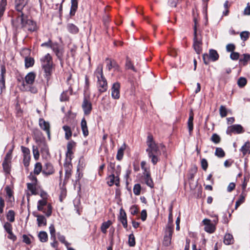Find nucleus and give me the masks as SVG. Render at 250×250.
<instances>
[{
	"mask_svg": "<svg viewBox=\"0 0 250 250\" xmlns=\"http://www.w3.org/2000/svg\"><path fill=\"white\" fill-rule=\"evenodd\" d=\"M146 143L148 148L146 151L148 153V157L151 159V163L153 165H155L160 160L159 157V155L160 154L159 146L154 141L151 135L147 136Z\"/></svg>",
	"mask_w": 250,
	"mask_h": 250,
	"instance_id": "nucleus-1",
	"label": "nucleus"
},
{
	"mask_svg": "<svg viewBox=\"0 0 250 250\" xmlns=\"http://www.w3.org/2000/svg\"><path fill=\"white\" fill-rule=\"evenodd\" d=\"M42 67L46 79L47 85H49V81L52 73L53 62L52 57L48 53L41 59Z\"/></svg>",
	"mask_w": 250,
	"mask_h": 250,
	"instance_id": "nucleus-2",
	"label": "nucleus"
},
{
	"mask_svg": "<svg viewBox=\"0 0 250 250\" xmlns=\"http://www.w3.org/2000/svg\"><path fill=\"white\" fill-rule=\"evenodd\" d=\"M95 73L98 79V87L99 91L100 93L106 91L107 89V83L103 75L102 65H98Z\"/></svg>",
	"mask_w": 250,
	"mask_h": 250,
	"instance_id": "nucleus-3",
	"label": "nucleus"
},
{
	"mask_svg": "<svg viewBox=\"0 0 250 250\" xmlns=\"http://www.w3.org/2000/svg\"><path fill=\"white\" fill-rule=\"evenodd\" d=\"M18 19L20 21L22 27L27 28L28 31L33 32L37 30L36 23L31 20L28 19L27 16L22 12L18 16Z\"/></svg>",
	"mask_w": 250,
	"mask_h": 250,
	"instance_id": "nucleus-4",
	"label": "nucleus"
},
{
	"mask_svg": "<svg viewBox=\"0 0 250 250\" xmlns=\"http://www.w3.org/2000/svg\"><path fill=\"white\" fill-rule=\"evenodd\" d=\"M202 40L197 35L196 22L194 26V37L193 47L197 54H200L202 52Z\"/></svg>",
	"mask_w": 250,
	"mask_h": 250,
	"instance_id": "nucleus-5",
	"label": "nucleus"
},
{
	"mask_svg": "<svg viewBox=\"0 0 250 250\" xmlns=\"http://www.w3.org/2000/svg\"><path fill=\"white\" fill-rule=\"evenodd\" d=\"M84 114L86 115H89L92 109V104L88 97L84 96L82 105Z\"/></svg>",
	"mask_w": 250,
	"mask_h": 250,
	"instance_id": "nucleus-6",
	"label": "nucleus"
},
{
	"mask_svg": "<svg viewBox=\"0 0 250 250\" xmlns=\"http://www.w3.org/2000/svg\"><path fill=\"white\" fill-rule=\"evenodd\" d=\"M244 132L243 127L240 125H234L229 126L227 130L228 134L231 135L232 133H241Z\"/></svg>",
	"mask_w": 250,
	"mask_h": 250,
	"instance_id": "nucleus-7",
	"label": "nucleus"
},
{
	"mask_svg": "<svg viewBox=\"0 0 250 250\" xmlns=\"http://www.w3.org/2000/svg\"><path fill=\"white\" fill-rule=\"evenodd\" d=\"M203 223L205 225L204 229L206 232L209 233H212L214 232L215 230V227L212 223H211L210 220L205 219L203 220Z\"/></svg>",
	"mask_w": 250,
	"mask_h": 250,
	"instance_id": "nucleus-8",
	"label": "nucleus"
},
{
	"mask_svg": "<svg viewBox=\"0 0 250 250\" xmlns=\"http://www.w3.org/2000/svg\"><path fill=\"white\" fill-rule=\"evenodd\" d=\"M120 83H114L111 88V96L113 99H118L120 98Z\"/></svg>",
	"mask_w": 250,
	"mask_h": 250,
	"instance_id": "nucleus-9",
	"label": "nucleus"
},
{
	"mask_svg": "<svg viewBox=\"0 0 250 250\" xmlns=\"http://www.w3.org/2000/svg\"><path fill=\"white\" fill-rule=\"evenodd\" d=\"M106 61L109 62L106 65L108 70L110 71L112 68H114L115 71L118 72L121 71L120 67L115 61L112 60L109 58H106Z\"/></svg>",
	"mask_w": 250,
	"mask_h": 250,
	"instance_id": "nucleus-10",
	"label": "nucleus"
},
{
	"mask_svg": "<svg viewBox=\"0 0 250 250\" xmlns=\"http://www.w3.org/2000/svg\"><path fill=\"white\" fill-rule=\"evenodd\" d=\"M51 48L55 53L58 58L60 60L62 59L63 55V50L59 46V45L57 42H53Z\"/></svg>",
	"mask_w": 250,
	"mask_h": 250,
	"instance_id": "nucleus-11",
	"label": "nucleus"
},
{
	"mask_svg": "<svg viewBox=\"0 0 250 250\" xmlns=\"http://www.w3.org/2000/svg\"><path fill=\"white\" fill-rule=\"evenodd\" d=\"M39 125L42 129L46 132L48 138H50V125L49 123L45 121L43 119H40Z\"/></svg>",
	"mask_w": 250,
	"mask_h": 250,
	"instance_id": "nucleus-12",
	"label": "nucleus"
},
{
	"mask_svg": "<svg viewBox=\"0 0 250 250\" xmlns=\"http://www.w3.org/2000/svg\"><path fill=\"white\" fill-rule=\"evenodd\" d=\"M6 73V69L4 65L1 66V73L0 75V86L1 90L5 88V74Z\"/></svg>",
	"mask_w": 250,
	"mask_h": 250,
	"instance_id": "nucleus-13",
	"label": "nucleus"
},
{
	"mask_svg": "<svg viewBox=\"0 0 250 250\" xmlns=\"http://www.w3.org/2000/svg\"><path fill=\"white\" fill-rule=\"evenodd\" d=\"M54 172V169L53 166L49 163H47L45 164L42 170V173L46 175H49L53 174Z\"/></svg>",
	"mask_w": 250,
	"mask_h": 250,
	"instance_id": "nucleus-14",
	"label": "nucleus"
},
{
	"mask_svg": "<svg viewBox=\"0 0 250 250\" xmlns=\"http://www.w3.org/2000/svg\"><path fill=\"white\" fill-rule=\"evenodd\" d=\"M28 0H16V9L19 12H21L23 7L26 5Z\"/></svg>",
	"mask_w": 250,
	"mask_h": 250,
	"instance_id": "nucleus-15",
	"label": "nucleus"
},
{
	"mask_svg": "<svg viewBox=\"0 0 250 250\" xmlns=\"http://www.w3.org/2000/svg\"><path fill=\"white\" fill-rule=\"evenodd\" d=\"M36 78V74L33 72H29L25 77V81L27 84H32L34 83Z\"/></svg>",
	"mask_w": 250,
	"mask_h": 250,
	"instance_id": "nucleus-16",
	"label": "nucleus"
},
{
	"mask_svg": "<svg viewBox=\"0 0 250 250\" xmlns=\"http://www.w3.org/2000/svg\"><path fill=\"white\" fill-rule=\"evenodd\" d=\"M125 69L127 70L131 69L135 72L137 71V69L134 67L131 59L129 58L128 56L126 57Z\"/></svg>",
	"mask_w": 250,
	"mask_h": 250,
	"instance_id": "nucleus-17",
	"label": "nucleus"
},
{
	"mask_svg": "<svg viewBox=\"0 0 250 250\" xmlns=\"http://www.w3.org/2000/svg\"><path fill=\"white\" fill-rule=\"evenodd\" d=\"M71 8L70 11V15L71 17L75 15L76 11L78 8V0H71Z\"/></svg>",
	"mask_w": 250,
	"mask_h": 250,
	"instance_id": "nucleus-18",
	"label": "nucleus"
},
{
	"mask_svg": "<svg viewBox=\"0 0 250 250\" xmlns=\"http://www.w3.org/2000/svg\"><path fill=\"white\" fill-rule=\"evenodd\" d=\"M144 180L145 181V183L149 187L152 188H153L154 184L153 181L150 176V172L146 173V174H144Z\"/></svg>",
	"mask_w": 250,
	"mask_h": 250,
	"instance_id": "nucleus-19",
	"label": "nucleus"
},
{
	"mask_svg": "<svg viewBox=\"0 0 250 250\" xmlns=\"http://www.w3.org/2000/svg\"><path fill=\"white\" fill-rule=\"evenodd\" d=\"M81 128L84 136L86 137L88 135V130L87 126V123L84 118H83L81 123Z\"/></svg>",
	"mask_w": 250,
	"mask_h": 250,
	"instance_id": "nucleus-20",
	"label": "nucleus"
},
{
	"mask_svg": "<svg viewBox=\"0 0 250 250\" xmlns=\"http://www.w3.org/2000/svg\"><path fill=\"white\" fill-rule=\"evenodd\" d=\"M193 113L192 111H190L189 113V117L188 122V126L189 130V134H190L191 132L193 130Z\"/></svg>",
	"mask_w": 250,
	"mask_h": 250,
	"instance_id": "nucleus-21",
	"label": "nucleus"
},
{
	"mask_svg": "<svg viewBox=\"0 0 250 250\" xmlns=\"http://www.w3.org/2000/svg\"><path fill=\"white\" fill-rule=\"evenodd\" d=\"M126 146L125 144H124L118 150L117 154L116 155V159L119 160L121 161L123 157L124 154V151L125 149Z\"/></svg>",
	"mask_w": 250,
	"mask_h": 250,
	"instance_id": "nucleus-22",
	"label": "nucleus"
},
{
	"mask_svg": "<svg viewBox=\"0 0 250 250\" xmlns=\"http://www.w3.org/2000/svg\"><path fill=\"white\" fill-rule=\"evenodd\" d=\"M210 60L215 62L218 60L219 55L216 50L214 49H210L208 54Z\"/></svg>",
	"mask_w": 250,
	"mask_h": 250,
	"instance_id": "nucleus-23",
	"label": "nucleus"
},
{
	"mask_svg": "<svg viewBox=\"0 0 250 250\" xmlns=\"http://www.w3.org/2000/svg\"><path fill=\"white\" fill-rule=\"evenodd\" d=\"M67 28L69 32L74 34L78 33L79 30L78 27L73 23H68Z\"/></svg>",
	"mask_w": 250,
	"mask_h": 250,
	"instance_id": "nucleus-24",
	"label": "nucleus"
},
{
	"mask_svg": "<svg viewBox=\"0 0 250 250\" xmlns=\"http://www.w3.org/2000/svg\"><path fill=\"white\" fill-rule=\"evenodd\" d=\"M240 150L244 155L247 153H250V142L249 141L247 142L245 145L242 146Z\"/></svg>",
	"mask_w": 250,
	"mask_h": 250,
	"instance_id": "nucleus-25",
	"label": "nucleus"
},
{
	"mask_svg": "<svg viewBox=\"0 0 250 250\" xmlns=\"http://www.w3.org/2000/svg\"><path fill=\"white\" fill-rule=\"evenodd\" d=\"M47 202L46 199L39 200L38 202V210L39 211H42L43 212H45V211L44 210L43 207L47 205Z\"/></svg>",
	"mask_w": 250,
	"mask_h": 250,
	"instance_id": "nucleus-26",
	"label": "nucleus"
},
{
	"mask_svg": "<svg viewBox=\"0 0 250 250\" xmlns=\"http://www.w3.org/2000/svg\"><path fill=\"white\" fill-rule=\"evenodd\" d=\"M65 131V138L68 140L72 136V131L71 128L68 125H64L62 127Z\"/></svg>",
	"mask_w": 250,
	"mask_h": 250,
	"instance_id": "nucleus-27",
	"label": "nucleus"
},
{
	"mask_svg": "<svg viewBox=\"0 0 250 250\" xmlns=\"http://www.w3.org/2000/svg\"><path fill=\"white\" fill-rule=\"evenodd\" d=\"M38 237L41 242L44 243L48 240V235L46 232L44 231H41L38 234Z\"/></svg>",
	"mask_w": 250,
	"mask_h": 250,
	"instance_id": "nucleus-28",
	"label": "nucleus"
},
{
	"mask_svg": "<svg viewBox=\"0 0 250 250\" xmlns=\"http://www.w3.org/2000/svg\"><path fill=\"white\" fill-rule=\"evenodd\" d=\"M116 174H110L108 177V181L107 182L108 186L111 187L114 184L116 185Z\"/></svg>",
	"mask_w": 250,
	"mask_h": 250,
	"instance_id": "nucleus-29",
	"label": "nucleus"
},
{
	"mask_svg": "<svg viewBox=\"0 0 250 250\" xmlns=\"http://www.w3.org/2000/svg\"><path fill=\"white\" fill-rule=\"evenodd\" d=\"M37 222L38 224L39 227L42 226H46V219L45 217L43 215H38L37 216Z\"/></svg>",
	"mask_w": 250,
	"mask_h": 250,
	"instance_id": "nucleus-30",
	"label": "nucleus"
},
{
	"mask_svg": "<svg viewBox=\"0 0 250 250\" xmlns=\"http://www.w3.org/2000/svg\"><path fill=\"white\" fill-rule=\"evenodd\" d=\"M111 224V221L109 220L107 222H104L101 227V229L102 232L106 233L107 231L106 229L110 227Z\"/></svg>",
	"mask_w": 250,
	"mask_h": 250,
	"instance_id": "nucleus-31",
	"label": "nucleus"
},
{
	"mask_svg": "<svg viewBox=\"0 0 250 250\" xmlns=\"http://www.w3.org/2000/svg\"><path fill=\"white\" fill-rule=\"evenodd\" d=\"M245 201V195L241 194L239 197L238 199L235 203V209H236L242 204L244 203Z\"/></svg>",
	"mask_w": 250,
	"mask_h": 250,
	"instance_id": "nucleus-32",
	"label": "nucleus"
},
{
	"mask_svg": "<svg viewBox=\"0 0 250 250\" xmlns=\"http://www.w3.org/2000/svg\"><path fill=\"white\" fill-rule=\"evenodd\" d=\"M244 58L239 59V62L241 63L243 65L245 66L247 64L248 62L250 60V55L249 54H244Z\"/></svg>",
	"mask_w": 250,
	"mask_h": 250,
	"instance_id": "nucleus-33",
	"label": "nucleus"
},
{
	"mask_svg": "<svg viewBox=\"0 0 250 250\" xmlns=\"http://www.w3.org/2000/svg\"><path fill=\"white\" fill-rule=\"evenodd\" d=\"M34 64V60L31 57H25V66L26 68L32 66Z\"/></svg>",
	"mask_w": 250,
	"mask_h": 250,
	"instance_id": "nucleus-34",
	"label": "nucleus"
},
{
	"mask_svg": "<svg viewBox=\"0 0 250 250\" xmlns=\"http://www.w3.org/2000/svg\"><path fill=\"white\" fill-rule=\"evenodd\" d=\"M10 162L3 161L2 163V167L4 171L6 174H9L10 171Z\"/></svg>",
	"mask_w": 250,
	"mask_h": 250,
	"instance_id": "nucleus-35",
	"label": "nucleus"
},
{
	"mask_svg": "<svg viewBox=\"0 0 250 250\" xmlns=\"http://www.w3.org/2000/svg\"><path fill=\"white\" fill-rule=\"evenodd\" d=\"M36 184L34 183H27V188L29 190H30L32 194L36 195L37 194V192H36Z\"/></svg>",
	"mask_w": 250,
	"mask_h": 250,
	"instance_id": "nucleus-36",
	"label": "nucleus"
},
{
	"mask_svg": "<svg viewBox=\"0 0 250 250\" xmlns=\"http://www.w3.org/2000/svg\"><path fill=\"white\" fill-rule=\"evenodd\" d=\"M65 167V178H69L71 174V167L72 166L70 163L67 164L65 163L64 165Z\"/></svg>",
	"mask_w": 250,
	"mask_h": 250,
	"instance_id": "nucleus-37",
	"label": "nucleus"
},
{
	"mask_svg": "<svg viewBox=\"0 0 250 250\" xmlns=\"http://www.w3.org/2000/svg\"><path fill=\"white\" fill-rule=\"evenodd\" d=\"M116 170H115V173L116 174V186H119L120 184V178H119V175L121 173V167L120 165H118L116 167Z\"/></svg>",
	"mask_w": 250,
	"mask_h": 250,
	"instance_id": "nucleus-38",
	"label": "nucleus"
},
{
	"mask_svg": "<svg viewBox=\"0 0 250 250\" xmlns=\"http://www.w3.org/2000/svg\"><path fill=\"white\" fill-rule=\"evenodd\" d=\"M116 166L115 163L110 162L108 167L107 169L109 172L111 173V174H116L115 170H116Z\"/></svg>",
	"mask_w": 250,
	"mask_h": 250,
	"instance_id": "nucleus-39",
	"label": "nucleus"
},
{
	"mask_svg": "<svg viewBox=\"0 0 250 250\" xmlns=\"http://www.w3.org/2000/svg\"><path fill=\"white\" fill-rule=\"evenodd\" d=\"M6 5V0H1V1L0 2V17L3 15Z\"/></svg>",
	"mask_w": 250,
	"mask_h": 250,
	"instance_id": "nucleus-40",
	"label": "nucleus"
},
{
	"mask_svg": "<svg viewBox=\"0 0 250 250\" xmlns=\"http://www.w3.org/2000/svg\"><path fill=\"white\" fill-rule=\"evenodd\" d=\"M6 218L10 222H13L15 221V212L13 210H10L8 211Z\"/></svg>",
	"mask_w": 250,
	"mask_h": 250,
	"instance_id": "nucleus-41",
	"label": "nucleus"
},
{
	"mask_svg": "<svg viewBox=\"0 0 250 250\" xmlns=\"http://www.w3.org/2000/svg\"><path fill=\"white\" fill-rule=\"evenodd\" d=\"M233 241V237L230 234H226L224 236V242L226 245L230 244Z\"/></svg>",
	"mask_w": 250,
	"mask_h": 250,
	"instance_id": "nucleus-42",
	"label": "nucleus"
},
{
	"mask_svg": "<svg viewBox=\"0 0 250 250\" xmlns=\"http://www.w3.org/2000/svg\"><path fill=\"white\" fill-rule=\"evenodd\" d=\"M57 235L58 238L59 240V241L62 243L64 244L65 246L67 248H68V246L70 245V244L65 240V236L62 235H61L60 232H58L57 233Z\"/></svg>",
	"mask_w": 250,
	"mask_h": 250,
	"instance_id": "nucleus-43",
	"label": "nucleus"
},
{
	"mask_svg": "<svg viewBox=\"0 0 250 250\" xmlns=\"http://www.w3.org/2000/svg\"><path fill=\"white\" fill-rule=\"evenodd\" d=\"M247 83V79L243 77L239 78L237 81V84L240 87H244Z\"/></svg>",
	"mask_w": 250,
	"mask_h": 250,
	"instance_id": "nucleus-44",
	"label": "nucleus"
},
{
	"mask_svg": "<svg viewBox=\"0 0 250 250\" xmlns=\"http://www.w3.org/2000/svg\"><path fill=\"white\" fill-rule=\"evenodd\" d=\"M215 155L218 157L222 158L225 155V153L221 147H217L215 150Z\"/></svg>",
	"mask_w": 250,
	"mask_h": 250,
	"instance_id": "nucleus-45",
	"label": "nucleus"
},
{
	"mask_svg": "<svg viewBox=\"0 0 250 250\" xmlns=\"http://www.w3.org/2000/svg\"><path fill=\"white\" fill-rule=\"evenodd\" d=\"M42 170V166L41 163H37L35 165L34 169V173L36 175H38L40 173Z\"/></svg>",
	"mask_w": 250,
	"mask_h": 250,
	"instance_id": "nucleus-46",
	"label": "nucleus"
},
{
	"mask_svg": "<svg viewBox=\"0 0 250 250\" xmlns=\"http://www.w3.org/2000/svg\"><path fill=\"white\" fill-rule=\"evenodd\" d=\"M128 243L130 247H134L135 245V239L133 233L129 235Z\"/></svg>",
	"mask_w": 250,
	"mask_h": 250,
	"instance_id": "nucleus-47",
	"label": "nucleus"
},
{
	"mask_svg": "<svg viewBox=\"0 0 250 250\" xmlns=\"http://www.w3.org/2000/svg\"><path fill=\"white\" fill-rule=\"evenodd\" d=\"M49 231H50V235H51V240H55V239H56V234H55V227H54V225L52 224L50 225V226L49 227Z\"/></svg>",
	"mask_w": 250,
	"mask_h": 250,
	"instance_id": "nucleus-48",
	"label": "nucleus"
},
{
	"mask_svg": "<svg viewBox=\"0 0 250 250\" xmlns=\"http://www.w3.org/2000/svg\"><path fill=\"white\" fill-rule=\"evenodd\" d=\"M210 140L215 144H218L220 142L221 138L216 133H214L212 134Z\"/></svg>",
	"mask_w": 250,
	"mask_h": 250,
	"instance_id": "nucleus-49",
	"label": "nucleus"
},
{
	"mask_svg": "<svg viewBox=\"0 0 250 250\" xmlns=\"http://www.w3.org/2000/svg\"><path fill=\"white\" fill-rule=\"evenodd\" d=\"M250 33L249 31H243L240 33V37L243 41H247L250 36Z\"/></svg>",
	"mask_w": 250,
	"mask_h": 250,
	"instance_id": "nucleus-50",
	"label": "nucleus"
},
{
	"mask_svg": "<svg viewBox=\"0 0 250 250\" xmlns=\"http://www.w3.org/2000/svg\"><path fill=\"white\" fill-rule=\"evenodd\" d=\"M173 231V226H167L166 228V235L167 236L172 238Z\"/></svg>",
	"mask_w": 250,
	"mask_h": 250,
	"instance_id": "nucleus-51",
	"label": "nucleus"
},
{
	"mask_svg": "<svg viewBox=\"0 0 250 250\" xmlns=\"http://www.w3.org/2000/svg\"><path fill=\"white\" fill-rule=\"evenodd\" d=\"M119 219L120 220V221L125 220L127 219L126 213L122 208L120 209Z\"/></svg>",
	"mask_w": 250,
	"mask_h": 250,
	"instance_id": "nucleus-52",
	"label": "nucleus"
},
{
	"mask_svg": "<svg viewBox=\"0 0 250 250\" xmlns=\"http://www.w3.org/2000/svg\"><path fill=\"white\" fill-rule=\"evenodd\" d=\"M141 189V185L139 184H135L133 188V192L135 195H138L140 194Z\"/></svg>",
	"mask_w": 250,
	"mask_h": 250,
	"instance_id": "nucleus-53",
	"label": "nucleus"
},
{
	"mask_svg": "<svg viewBox=\"0 0 250 250\" xmlns=\"http://www.w3.org/2000/svg\"><path fill=\"white\" fill-rule=\"evenodd\" d=\"M220 114L221 117L223 118L227 115V109L224 105H221L219 109Z\"/></svg>",
	"mask_w": 250,
	"mask_h": 250,
	"instance_id": "nucleus-54",
	"label": "nucleus"
},
{
	"mask_svg": "<svg viewBox=\"0 0 250 250\" xmlns=\"http://www.w3.org/2000/svg\"><path fill=\"white\" fill-rule=\"evenodd\" d=\"M33 148V153L34 155V157L36 160H38L40 156L39 151L38 150V147L33 146L32 147Z\"/></svg>",
	"mask_w": 250,
	"mask_h": 250,
	"instance_id": "nucleus-55",
	"label": "nucleus"
},
{
	"mask_svg": "<svg viewBox=\"0 0 250 250\" xmlns=\"http://www.w3.org/2000/svg\"><path fill=\"white\" fill-rule=\"evenodd\" d=\"M21 151L23 154V157H26V156H30V150L28 148L23 146H21Z\"/></svg>",
	"mask_w": 250,
	"mask_h": 250,
	"instance_id": "nucleus-56",
	"label": "nucleus"
},
{
	"mask_svg": "<svg viewBox=\"0 0 250 250\" xmlns=\"http://www.w3.org/2000/svg\"><path fill=\"white\" fill-rule=\"evenodd\" d=\"M146 162L142 161L141 163V167L142 169L144 170L143 174H146V173L150 172L149 168L146 167Z\"/></svg>",
	"mask_w": 250,
	"mask_h": 250,
	"instance_id": "nucleus-57",
	"label": "nucleus"
},
{
	"mask_svg": "<svg viewBox=\"0 0 250 250\" xmlns=\"http://www.w3.org/2000/svg\"><path fill=\"white\" fill-rule=\"evenodd\" d=\"M240 54L236 52H232L230 55V58L231 60L236 61L239 59Z\"/></svg>",
	"mask_w": 250,
	"mask_h": 250,
	"instance_id": "nucleus-58",
	"label": "nucleus"
},
{
	"mask_svg": "<svg viewBox=\"0 0 250 250\" xmlns=\"http://www.w3.org/2000/svg\"><path fill=\"white\" fill-rule=\"evenodd\" d=\"M5 190L6 191V194L9 199L13 197V191L9 186H6L5 187Z\"/></svg>",
	"mask_w": 250,
	"mask_h": 250,
	"instance_id": "nucleus-59",
	"label": "nucleus"
},
{
	"mask_svg": "<svg viewBox=\"0 0 250 250\" xmlns=\"http://www.w3.org/2000/svg\"><path fill=\"white\" fill-rule=\"evenodd\" d=\"M235 49V45L233 43H229L226 45V50L229 52H233Z\"/></svg>",
	"mask_w": 250,
	"mask_h": 250,
	"instance_id": "nucleus-60",
	"label": "nucleus"
},
{
	"mask_svg": "<svg viewBox=\"0 0 250 250\" xmlns=\"http://www.w3.org/2000/svg\"><path fill=\"white\" fill-rule=\"evenodd\" d=\"M201 164L202 168L203 170L206 171L208 167V163L207 160L205 158L202 159L201 161Z\"/></svg>",
	"mask_w": 250,
	"mask_h": 250,
	"instance_id": "nucleus-61",
	"label": "nucleus"
},
{
	"mask_svg": "<svg viewBox=\"0 0 250 250\" xmlns=\"http://www.w3.org/2000/svg\"><path fill=\"white\" fill-rule=\"evenodd\" d=\"M76 146V143L73 141L69 142L67 145V150H72V149Z\"/></svg>",
	"mask_w": 250,
	"mask_h": 250,
	"instance_id": "nucleus-62",
	"label": "nucleus"
},
{
	"mask_svg": "<svg viewBox=\"0 0 250 250\" xmlns=\"http://www.w3.org/2000/svg\"><path fill=\"white\" fill-rule=\"evenodd\" d=\"M4 229L6 230V231L8 233V232L12 230V227L11 224L8 222H6L4 225Z\"/></svg>",
	"mask_w": 250,
	"mask_h": 250,
	"instance_id": "nucleus-63",
	"label": "nucleus"
},
{
	"mask_svg": "<svg viewBox=\"0 0 250 250\" xmlns=\"http://www.w3.org/2000/svg\"><path fill=\"white\" fill-rule=\"evenodd\" d=\"M68 98L69 97L67 95V91H63L61 95L60 100L62 102L66 101L68 100Z\"/></svg>",
	"mask_w": 250,
	"mask_h": 250,
	"instance_id": "nucleus-64",
	"label": "nucleus"
}]
</instances>
